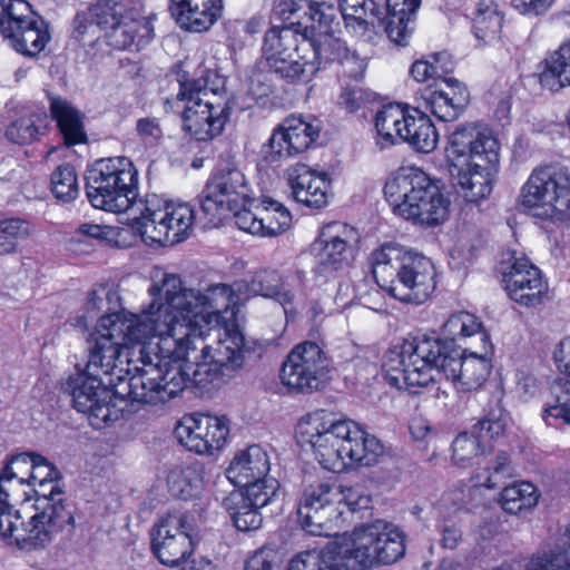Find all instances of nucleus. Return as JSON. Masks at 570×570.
Masks as SVG:
<instances>
[{"label": "nucleus", "mask_w": 570, "mask_h": 570, "mask_svg": "<svg viewBox=\"0 0 570 570\" xmlns=\"http://www.w3.org/2000/svg\"><path fill=\"white\" fill-rule=\"evenodd\" d=\"M502 27V16L492 0H481L473 18V33L485 43L494 40Z\"/></svg>", "instance_id": "47"}, {"label": "nucleus", "mask_w": 570, "mask_h": 570, "mask_svg": "<svg viewBox=\"0 0 570 570\" xmlns=\"http://www.w3.org/2000/svg\"><path fill=\"white\" fill-rule=\"evenodd\" d=\"M295 282H302L301 273L288 267L259 271L250 279V285H285Z\"/></svg>", "instance_id": "59"}, {"label": "nucleus", "mask_w": 570, "mask_h": 570, "mask_svg": "<svg viewBox=\"0 0 570 570\" xmlns=\"http://www.w3.org/2000/svg\"><path fill=\"white\" fill-rule=\"evenodd\" d=\"M320 126L302 117H288L271 136L266 157L276 161L306 150L318 137Z\"/></svg>", "instance_id": "20"}, {"label": "nucleus", "mask_w": 570, "mask_h": 570, "mask_svg": "<svg viewBox=\"0 0 570 570\" xmlns=\"http://www.w3.org/2000/svg\"><path fill=\"white\" fill-rule=\"evenodd\" d=\"M266 482L265 490L258 489V485L233 490L223 499L224 509L227 513L238 510L249 512L273 504L278 500L279 482L277 480H266Z\"/></svg>", "instance_id": "31"}, {"label": "nucleus", "mask_w": 570, "mask_h": 570, "mask_svg": "<svg viewBox=\"0 0 570 570\" xmlns=\"http://www.w3.org/2000/svg\"><path fill=\"white\" fill-rule=\"evenodd\" d=\"M539 81L542 88L552 92L570 86V40L546 58Z\"/></svg>", "instance_id": "39"}, {"label": "nucleus", "mask_w": 570, "mask_h": 570, "mask_svg": "<svg viewBox=\"0 0 570 570\" xmlns=\"http://www.w3.org/2000/svg\"><path fill=\"white\" fill-rule=\"evenodd\" d=\"M9 493L0 483V538L10 546L19 547L20 537H24V509H17L8 501Z\"/></svg>", "instance_id": "44"}, {"label": "nucleus", "mask_w": 570, "mask_h": 570, "mask_svg": "<svg viewBox=\"0 0 570 570\" xmlns=\"http://www.w3.org/2000/svg\"><path fill=\"white\" fill-rule=\"evenodd\" d=\"M266 62L271 72L288 81H309L318 70L314 60L299 55V48Z\"/></svg>", "instance_id": "40"}, {"label": "nucleus", "mask_w": 570, "mask_h": 570, "mask_svg": "<svg viewBox=\"0 0 570 570\" xmlns=\"http://www.w3.org/2000/svg\"><path fill=\"white\" fill-rule=\"evenodd\" d=\"M410 114L399 104L383 106L375 116L377 132L376 145L380 149L394 145L397 139L402 141L403 126L409 121Z\"/></svg>", "instance_id": "37"}, {"label": "nucleus", "mask_w": 570, "mask_h": 570, "mask_svg": "<svg viewBox=\"0 0 570 570\" xmlns=\"http://www.w3.org/2000/svg\"><path fill=\"white\" fill-rule=\"evenodd\" d=\"M59 471L45 456L33 452H22L13 455L0 474V483L6 485L14 479L20 484L28 482L57 481Z\"/></svg>", "instance_id": "25"}, {"label": "nucleus", "mask_w": 570, "mask_h": 570, "mask_svg": "<svg viewBox=\"0 0 570 570\" xmlns=\"http://www.w3.org/2000/svg\"><path fill=\"white\" fill-rule=\"evenodd\" d=\"M538 498L537 489L531 482H515L502 489L500 504L505 512L517 514L533 508Z\"/></svg>", "instance_id": "46"}, {"label": "nucleus", "mask_w": 570, "mask_h": 570, "mask_svg": "<svg viewBox=\"0 0 570 570\" xmlns=\"http://www.w3.org/2000/svg\"><path fill=\"white\" fill-rule=\"evenodd\" d=\"M292 24H297V27L303 28L306 32L309 31L312 37L334 32V27L338 26L336 9L332 3L325 1H308L304 21H293Z\"/></svg>", "instance_id": "43"}, {"label": "nucleus", "mask_w": 570, "mask_h": 570, "mask_svg": "<svg viewBox=\"0 0 570 570\" xmlns=\"http://www.w3.org/2000/svg\"><path fill=\"white\" fill-rule=\"evenodd\" d=\"M403 252L399 244L385 243L371 253V273L376 285H392L399 278Z\"/></svg>", "instance_id": "36"}, {"label": "nucleus", "mask_w": 570, "mask_h": 570, "mask_svg": "<svg viewBox=\"0 0 570 570\" xmlns=\"http://www.w3.org/2000/svg\"><path fill=\"white\" fill-rule=\"evenodd\" d=\"M405 130L402 141L409 142L420 153H431L438 144V132L431 119L423 112L414 110L410 114L409 121L403 126Z\"/></svg>", "instance_id": "41"}, {"label": "nucleus", "mask_w": 570, "mask_h": 570, "mask_svg": "<svg viewBox=\"0 0 570 570\" xmlns=\"http://www.w3.org/2000/svg\"><path fill=\"white\" fill-rule=\"evenodd\" d=\"M139 213L134 216V228L145 240L163 246L183 242L189 235L197 216L187 203H167L147 196L138 204Z\"/></svg>", "instance_id": "10"}, {"label": "nucleus", "mask_w": 570, "mask_h": 570, "mask_svg": "<svg viewBox=\"0 0 570 570\" xmlns=\"http://www.w3.org/2000/svg\"><path fill=\"white\" fill-rule=\"evenodd\" d=\"M86 193L91 205L111 213L138 215V170L127 157L97 160L88 169Z\"/></svg>", "instance_id": "8"}, {"label": "nucleus", "mask_w": 570, "mask_h": 570, "mask_svg": "<svg viewBox=\"0 0 570 570\" xmlns=\"http://www.w3.org/2000/svg\"><path fill=\"white\" fill-rule=\"evenodd\" d=\"M50 112L57 121L65 144L75 146L86 140L82 118L80 112L66 99L50 96Z\"/></svg>", "instance_id": "35"}, {"label": "nucleus", "mask_w": 570, "mask_h": 570, "mask_svg": "<svg viewBox=\"0 0 570 570\" xmlns=\"http://www.w3.org/2000/svg\"><path fill=\"white\" fill-rule=\"evenodd\" d=\"M510 458L507 452L500 451L494 462L485 468V475L478 474L481 485L488 489H494L500 485L503 479L510 475Z\"/></svg>", "instance_id": "58"}, {"label": "nucleus", "mask_w": 570, "mask_h": 570, "mask_svg": "<svg viewBox=\"0 0 570 570\" xmlns=\"http://www.w3.org/2000/svg\"><path fill=\"white\" fill-rule=\"evenodd\" d=\"M324 33L313 37V41L309 43L313 47L314 61L320 67L321 62H341L345 52L348 50L344 43L333 35Z\"/></svg>", "instance_id": "54"}, {"label": "nucleus", "mask_w": 570, "mask_h": 570, "mask_svg": "<svg viewBox=\"0 0 570 570\" xmlns=\"http://www.w3.org/2000/svg\"><path fill=\"white\" fill-rule=\"evenodd\" d=\"M159 275L163 276L160 285H194L196 283L198 285L203 283L206 285H226L218 279L216 272L199 266H189L183 274H168L157 268L155 276Z\"/></svg>", "instance_id": "52"}, {"label": "nucleus", "mask_w": 570, "mask_h": 570, "mask_svg": "<svg viewBox=\"0 0 570 570\" xmlns=\"http://www.w3.org/2000/svg\"><path fill=\"white\" fill-rule=\"evenodd\" d=\"M36 499L32 505H40L45 502L50 509L55 510L59 519L76 525L75 507L66 499L65 492L61 490L57 481L36 482Z\"/></svg>", "instance_id": "45"}, {"label": "nucleus", "mask_w": 570, "mask_h": 570, "mask_svg": "<svg viewBox=\"0 0 570 570\" xmlns=\"http://www.w3.org/2000/svg\"><path fill=\"white\" fill-rule=\"evenodd\" d=\"M328 358L315 342L297 344L286 356L281 368V381L298 393L318 391L326 381Z\"/></svg>", "instance_id": "14"}, {"label": "nucleus", "mask_w": 570, "mask_h": 570, "mask_svg": "<svg viewBox=\"0 0 570 570\" xmlns=\"http://www.w3.org/2000/svg\"><path fill=\"white\" fill-rule=\"evenodd\" d=\"M470 94L454 78H445L443 85L424 97L425 109L442 121L455 120L468 106Z\"/></svg>", "instance_id": "26"}, {"label": "nucleus", "mask_w": 570, "mask_h": 570, "mask_svg": "<svg viewBox=\"0 0 570 570\" xmlns=\"http://www.w3.org/2000/svg\"><path fill=\"white\" fill-rule=\"evenodd\" d=\"M155 367L142 368L140 374L128 379L124 389L112 385L111 380L83 368H77L61 383L63 393L71 396L73 407L87 415L89 424L101 429L117 421L122 412L117 401L130 400L149 405L165 404L183 392V376L178 370L165 374Z\"/></svg>", "instance_id": "3"}, {"label": "nucleus", "mask_w": 570, "mask_h": 570, "mask_svg": "<svg viewBox=\"0 0 570 570\" xmlns=\"http://www.w3.org/2000/svg\"><path fill=\"white\" fill-rule=\"evenodd\" d=\"M277 566V551L271 547H262L247 558L244 570H275Z\"/></svg>", "instance_id": "63"}, {"label": "nucleus", "mask_w": 570, "mask_h": 570, "mask_svg": "<svg viewBox=\"0 0 570 570\" xmlns=\"http://www.w3.org/2000/svg\"><path fill=\"white\" fill-rule=\"evenodd\" d=\"M495 274L507 285H531L541 282L542 272L523 254L507 249L495 266Z\"/></svg>", "instance_id": "30"}, {"label": "nucleus", "mask_w": 570, "mask_h": 570, "mask_svg": "<svg viewBox=\"0 0 570 570\" xmlns=\"http://www.w3.org/2000/svg\"><path fill=\"white\" fill-rule=\"evenodd\" d=\"M487 355H463L458 346L423 335L390 347L382 367L390 385L399 390L416 393L414 389L426 386L435 373H443L458 391L470 392L480 389L490 375Z\"/></svg>", "instance_id": "2"}, {"label": "nucleus", "mask_w": 570, "mask_h": 570, "mask_svg": "<svg viewBox=\"0 0 570 570\" xmlns=\"http://www.w3.org/2000/svg\"><path fill=\"white\" fill-rule=\"evenodd\" d=\"M520 205L525 210L541 209L537 216L570 217L569 169L558 165L534 169L521 188Z\"/></svg>", "instance_id": "11"}, {"label": "nucleus", "mask_w": 570, "mask_h": 570, "mask_svg": "<svg viewBox=\"0 0 570 570\" xmlns=\"http://www.w3.org/2000/svg\"><path fill=\"white\" fill-rule=\"evenodd\" d=\"M340 494L342 525L347 522V515L370 508L371 498L365 495L360 487H344L340 484Z\"/></svg>", "instance_id": "56"}, {"label": "nucleus", "mask_w": 570, "mask_h": 570, "mask_svg": "<svg viewBox=\"0 0 570 570\" xmlns=\"http://www.w3.org/2000/svg\"><path fill=\"white\" fill-rule=\"evenodd\" d=\"M389 296L404 304L421 305L428 301L431 292L426 287H379Z\"/></svg>", "instance_id": "61"}, {"label": "nucleus", "mask_w": 570, "mask_h": 570, "mask_svg": "<svg viewBox=\"0 0 570 570\" xmlns=\"http://www.w3.org/2000/svg\"><path fill=\"white\" fill-rule=\"evenodd\" d=\"M340 11L346 27L366 32L383 26L380 8L374 0H340Z\"/></svg>", "instance_id": "38"}, {"label": "nucleus", "mask_w": 570, "mask_h": 570, "mask_svg": "<svg viewBox=\"0 0 570 570\" xmlns=\"http://www.w3.org/2000/svg\"><path fill=\"white\" fill-rule=\"evenodd\" d=\"M131 0H97L87 11L79 12L75 18L76 30L83 35L89 27L96 24L105 33L119 22L125 11L132 10Z\"/></svg>", "instance_id": "28"}, {"label": "nucleus", "mask_w": 570, "mask_h": 570, "mask_svg": "<svg viewBox=\"0 0 570 570\" xmlns=\"http://www.w3.org/2000/svg\"><path fill=\"white\" fill-rule=\"evenodd\" d=\"M51 191L62 203H70L79 195V185L75 168L69 164L58 166L51 174Z\"/></svg>", "instance_id": "53"}, {"label": "nucleus", "mask_w": 570, "mask_h": 570, "mask_svg": "<svg viewBox=\"0 0 570 570\" xmlns=\"http://www.w3.org/2000/svg\"><path fill=\"white\" fill-rule=\"evenodd\" d=\"M259 213L262 224H264L263 236H276L284 233L291 225V213L274 199H263Z\"/></svg>", "instance_id": "51"}, {"label": "nucleus", "mask_w": 570, "mask_h": 570, "mask_svg": "<svg viewBox=\"0 0 570 570\" xmlns=\"http://www.w3.org/2000/svg\"><path fill=\"white\" fill-rule=\"evenodd\" d=\"M49 509L45 502H40V509L39 504L31 505V511L24 509L23 530L26 534L20 537L19 548H45L58 535L69 537L72 534L76 525L59 519V514L55 510L48 513Z\"/></svg>", "instance_id": "19"}, {"label": "nucleus", "mask_w": 570, "mask_h": 570, "mask_svg": "<svg viewBox=\"0 0 570 570\" xmlns=\"http://www.w3.org/2000/svg\"><path fill=\"white\" fill-rule=\"evenodd\" d=\"M507 296L521 307H537L551 298L549 287H503Z\"/></svg>", "instance_id": "57"}, {"label": "nucleus", "mask_w": 570, "mask_h": 570, "mask_svg": "<svg viewBox=\"0 0 570 570\" xmlns=\"http://www.w3.org/2000/svg\"><path fill=\"white\" fill-rule=\"evenodd\" d=\"M495 274L507 285H531L541 282L542 272L523 254L507 249L495 266Z\"/></svg>", "instance_id": "29"}, {"label": "nucleus", "mask_w": 570, "mask_h": 570, "mask_svg": "<svg viewBox=\"0 0 570 570\" xmlns=\"http://www.w3.org/2000/svg\"><path fill=\"white\" fill-rule=\"evenodd\" d=\"M451 72V66L434 65L429 60H417L411 67V75L417 82Z\"/></svg>", "instance_id": "64"}, {"label": "nucleus", "mask_w": 570, "mask_h": 570, "mask_svg": "<svg viewBox=\"0 0 570 570\" xmlns=\"http://www.w3.org/2000/svg\"><path fill=\"white\" fill-rule=\"evenodd\" d=\"M340 484L318 481L307 485L298 504V521L302 529L312 535H331L342 527L340 510Z\"/></svg>", "instance_id": "12"}, {"label": "nucleus", "mask_w": 570, "mask_h": 570, "mask_svg": "<svg viewBox=\"0 0 570 570\" xmlns=\"http://www.w3.org/2000/svg\"><path fill=\"white\" fill-rule=\"evenodd\" d=\"M393 212L420 225H439L449 214L450 202L440 187L419 168H402L384 186Z\"/></svg>", "instance_id": "7"}, {"label": "nucleus", "mask_w": 570, "mask_h": 570, "mask_svg": "<svg viewBox=\"0 0 570 570\" xmlns=\"http://www.w3.org/2000/svg\"><path fill=\"white\" fill-rule=\"evenodd\" d=\"M42 27L43 21L35 18L30 11L24 17L0 24V31L17 52L35 57L49 40V35Z\"/></svg>", "instance_id": "24"}, {"label": "nucleus", "mask_w": 570, "mask_h": 570, "mask_svg": "<svg viewBox=\"0 0 570 570\" xmlns=\"http://www.w3.org/2000/svg\"><path fill=\"white\" fill-rule=\"evenodd\" d=\"M420 4L421 0H386L387 17L383 26L389 38L396 45H406Z\"/></svg>", "instance_id": "32"}, {"label": "nucleus", "mask_w": 570, "mask_h": 570, "mask_svg": "<svg viewBox=\"0 0 570 570\" xmlns=\"http://www.w3.org/2000/svg\"><path fill=\"white\" fill-rule=\"evenodd\" d=\"M173 288L166 291L165 303L154 301L141 315L121 309L101 316L88 340L85 368L119 389L126 386V376L149 365L161 374L178 370L184 390L188 382L218 386L243 366L246 356H261L263 345L247 341L237 328L226 330L224 337L208 345L195 326L214 312L209 295L198 287Z\"/></svg>", "instance_id": "1"}, {"label": "nucleus", "mask_w": 570, "mask_h": 570, "mask_svg": "<svg viewBox=\"0 0 570 570\" xmlns=\"http://www.w3.org/2000/svg\"><path fill=\"white\" fill-rule=\"evenodd\" d=\"M210 70H202L198 78L179 79L178 101L185 102L183 128L197 140H209L218 136L228 120L230 107L218 92L209 87Z\"/></svg>", "instance_id": "9"}, {"label": "nucleus", "mask_w": 570, "mask_h": 570, "mask_svg": "<svg viewBox=\"0 0 570 570\" xmlns=\"http://www.w3.org/2000/svg\"><path fill=\"white\" fill-rule=\"evenodd\" d=\"M168 483L174 495L183 500L193 498L203 484L202 465L198 463L188 464L178 471H171Z\"/></svg>", "instance_id": "50"}, {"label": "nucleus", "mask_w": 570, "mask_h": 570, "mask_svg": "<svg viewBox=\"0 0 570 570\" xmlns=\"http://www.w3.org/2000/svg\"><path fill=\"white\" fill-rule=\"evenodd\" d=\"M500 145L493 131L481 124L460 125L450 135L445 157L456 194L478 203L492 191Z\"/></svg>", "instance_id": "6"}, {"label": "nucleus", "mask_w": 570, "mask_h": 570, "mask_svg": "<svg viewBox=\"0 0 570 570\" xmlns=\"http://www.w3.org/2000/svg\"><path fill=\"white\" fill-rule=\"evenodd\" d=\"M442 332L444 340L432 336L430 337L440 341L442 344H453V346H456L455 341L458 338L479 335L480 341L483 344L484 353L488 354L491 350L490 335L483 328V325L478 317L471 313L459 312L452 314L443 324Z\"/></svg>", "instance_id": "34"}, {"label": "nucleus", "mask_w": 570, "mask_h": 570, "mask_svg": "<svg viewBox=\"0 0 570 570\" xmlns=\"http://www.w3.org/2000/svg\"><path fill=\"white\" fill-rule=\"evenodd\" d=\"M154 38V27L149 17H124L106 32L110 47L126 50L132 47L139 50Z\"/></svg>", "instance_id": "27"}, {"label": "nucleus", "mask_w": 570, "mask_h": 570, "mask_svg": "<svg viewBox=\"0 0 570 570\" xmlns=\"http://www.w3.org/2000/svg\"><path fill=\"white\" fill-rule=\"evenodd\" d=\"M171 16L184 29L202 32L210 28L222 10V0H205L186 8L169 7Z\"/></svg>", "instance_id": "33"}, {"label": "nucleus", "mask_w": 570, "mask_h": 570, "mask_svg": "<svg viewBox=\"0 0 570 570\" xmlns=\"http://www.w3.org/2000/svg\"><path fill=\"white\" fill-rule=\"evenodd\" d=\"M297 30L291 27H272L264 37L262 52L266 61L298 49Z\"/></svg>", "instance_id": "48"}, {"label": "nucleus", "mask_w": 570, "mask_h": 570, "mask_svg": "<svg viewBox=\"0 0 570 570\" xmlns=\"http://www.w3.org/2000/svg\"><path fill=\"white\" fill-rule=\"evenodd\" d=\"M193 525L186 513L168 512L150 530L153 554L167 567H178L194 551Z\"/></svg>", "instance_id": "15"}, {"label": "nucleus", "mask_w": 570, "mask_h": 570, "mask_svg": "<svg viewBox=\"0 0 570 570\" xmlns=\"http://www.w3.org/2000/svg\"><path fill=\"white\" fill-rule=\"evenodd\" d=\"M136 132L145 147H156L160 144L164 131L160 121L155 117H142L136 121Z\"/></svg>", "instance_id": "60"}, {"label": "nucleus", "mask_w": 570, "mask_h": 570, "mask_svg": "<svg viewBox=\"0 0 570 570\" xmlns=\"http://www.w3.org/2000/svg\"><path fill=\"white\" fill-rule=\"evenodd\" d=\"M269 468L266 451L261 445L253 444L235 454L226 469V476L240 489L258 485V489L265 490L266 480H276L268 476Z\"/></svg>", "instance_id": "21"}, {"label": "nucleus", "mask_w": 570, "mask_h": 570, "mask_svg": "<svg viewBox=\"0 0 570 570\" xmlns=\"http://www.w3.org/2000/svg\"><path fill=\"white\" fill-rule=\"evenodd\" d=\"M228 433L225 416L185 415L175 429L178 442L197 454H212L222 449Z\"/></svg>", "instance_id": "17"}, {"label": "nucleus", "mask_w": 570, "mask_h": 570, "mask_svg": "<svg viewBox=\"0 0 570 570\" xmlns=\"http://www.w3.org/2000/svg\"><path fill=\"white\" fill-rule=\"evenodd\" d=\"M358 232L342 223L326 225L316 240L318 246L315 273L328 277L351 266L357 254Z\"/></svg>", "instance_id": "16"}, {"label": "nucleus", "mask_w": 570, "mask_h": 570, "mask_svg": "<svg viewBox=\"0 0 570 570\" xmlns=\"http://www.w3.org/2000/svg\"><path fill=\"white\" fill-rule=\"evenodd\" d=\"M288 183L297 203L315 209L327 205L331 185L327 174L296 164L288 168Z\"/></svg>", "instance_id": "23"}, {"label": "nucleus", "mask_w": 570, "mask_h": 570, "mask_svg": "<svg viewBox=\"0 0 570 570\" xmlns=\"http://www.w3.org/2000/svg\"><path fill=\"white\" fill-rule=\"evenodd\" d=\"M509 423V413L500 405L490 409L487 415L473 425L471 432L460 433L453 440V462L456 465L465 466L473 458L485 452V440L503 435Z\"/></svg>", "instance_id": "18"}, {"label": "nucleus", "mask_w": 570, "mask_h": 570, "mask_svg": "<svg viewBox=\"0 0 570 570\" xmlns=\"http://www.w3.org/2000/svg\"><path fill=\"white\" fill-rule=\"evenodd\" d=\"M29 224L20 218L0 217V255L14 253L19 240L28 237Z\"/></svg>", "instance_id": "55"}, {"label": "nucleus", "mask_w": 570, "mask_h": 570, "mask_svg": "<svg viewBox=\"0 0 570 570\" xmlns=\"http://www.w3.org/2000/svg\"><path fill=\"white\" fill-rule=\"evenodd\" d=\"M250 188L245 175L234 167L218 169L207 180L199 196L200 214L214 224L228 210H238L249 202Z\"/></svg>", "instance_id": "13"}, {"label": "nucleus", "mask_w": 570, "mask_h": 570, "mask_svg": "<svg viewBox=\"0 0 570 570\" xmlns=\"http://www.w3.org/2000/svg\"><path fill=\"white\" fill-rule=\"evenodd\" d=\"M308 0H278L274 7V13L283 21L303 20ZM294 24H291L292 28Z\"/></svg>", "instance_id": "62"}, {"label": "nucleus", "mask_w": 570, "mask_h": 570, "mask_svg": "<svg viewBox=\"0 0 570 570\" xmlns=\"http://www.w3.org/2000/svg\"><path fill=\"white\" fill-rule=\"evenodd\" d=\"M554 362L568 379L553 385V401L542 411V420L548 426L560 429L570 425V337L560 342L554 352Z\"/></svg>", "instance_id": "22"}, {"label": "nucleus", "mask_w": 570, "mask_h": 570, "mask_svg": "<svg viewBox=\"0 0 570 570\" xmlns=\"http://www.w3.org/2000/svg\"><path fill=\"white\" fill-rule=\"evenodd\" d=\"M296 434L301 443L311 445L320 464L332 472H342L353 464L373 466L384 453V445L375 435L355 421L326 410L303 416Z\"/></svg>", "instance_id": "5"}, {"label": "nucleus", "mask_w": 570, "mask_h": 570, "mask_svg": "<svg viewBox=\"0 0 570 570\" xmlns=\"http://www.w3.org/2000/svg\"><path fill=\"white\" fill-rule=\"evenodd\" d=\"M404 554L405 533L397 525L377 519L355 527L343 541L297 553L287 570H367L377 563H394Z\"/></svg>", "instance_id": "4"}, {"label": "nucleus", "mask_w": 570, "mask_h": 570, "mask_svg": "<svg viewBox=\"0 0 570 570\" xmlns=\"http://www.w3.org/2000/svg\"><path fill=\"white\" fill-rule=\"evenodd\" d=\"M435 276L434 265L428 257L404 249L397 278L403 285H428L430 282L435 285Z\"/></svg>", "instance_id": "42"}, {"label": "nucleus", "mask_w": 570, "mask_h": 570, "mask_svg": "<svg viewBox=\"0 0 570 570\" xmlns=\"http://www.w3.org/2000/svg\"><path fill=\"white\" fill-rule=\"evenodd\" d=\"M45 112H30L14 119L6 129V137L14 144H27L37 138L46 127Z\"/></svg>", "instance_id": "49"}]
</instances>
